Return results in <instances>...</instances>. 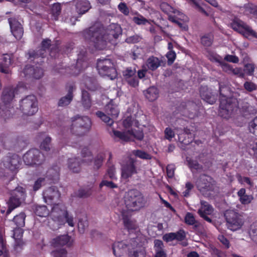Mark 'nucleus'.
I'll list each match as a JSON object with an SVG mask.
<instances>
[{
    "instance_id": "obj_57",
    "label": "nucleus",
    "mask_w": 257,
    "mask_h": 257,
    "mask_svg": "<svg viewBox=\"0 0 257 257\" xmlns=\"http://www.w3.org/2000/svg\"><path fill=\"white\" fill-rule=\"evenodd\" d=\"M237 179L239 183L241 184H247L250 187H252L253 186V183L248 177H242L240 175H237Z\"/></svg>"
},
{
    "instance_id": "obj_2",
    "label": "nucleus",
    "mask_w": 257,
    "mask_h": 257,
    "mask_svg": "<svg viewBox=\"0 0 257 257\" xmlns=\"http://www.w3.org/2000/svg\"><path fill=\"white\" fill-rule=\"evenodd\" d=\"M228 91V89L227 87L219 84L221 97L219 113L222 117L226 119L229 118L237 109L235 100L226 97Z\"/></svg>"
},
{
    "instance_id": "obj_29",
    "label": "nucleus",
    "mask_w": 257,
    "mask_h": 257,
    "mask_svg": "<svg viewBox=\"0 0 257 257\" xmlns=\"http://www.w3.org/2000/svg\"><path fill=\"white\" fill-rule=\"evenodd\" d=\"M18 88H6L3 92L2 99L6 103L10 102L14 97L15 94L17 93Z\"/></svg>"
},
{
    "instance_id": "obj_34",
    "label": "nucleus",
    "mask_w": 257,
    "mask_h": 257,
    "mask_svg": "<svg viewBox=\"0 0 257 257\" xmlns=\"http://www.w3.org/2000/svg\"><path fill=\"white\" fill-rule=\"evenodd\" d=\"M68 168L74 173H78L80 170V162L78 158H70L68 161Z\"/></svg>"
},
{
    "instance_id": "obj_35",
    "label": "nucleus",
    "mask_w": 257,
    "mask_h": 257,
    "mask_svg": "<svg viewBox=\"0 0 257 257\" xmlns=\"http://www.w3.org/2000/svg\"><path fill=\"white\" fill-rule=\"evenodd\" d=\"M213 209L212 207L207 202L204 201H201V207L198 211V213L200 216H202L203 214H211L213 212Z\"/></svg>"
},
{
    "instance_id": "obj_22",
    "label": "nucleus",
    "mask_w": 257,
    "mask_h": 257,
    "mask_svg": "<svg viewBox=\"0 0 257 257\" xmlns=\"http://www.w3.org/2000/svg\"><path fill=\"white\" fill-rule=\"evenodd\" d=\"M200 96L202 99L210 104L214 103L216 100V96L212 94L207 87H202L200 90Z\"/></svg>"
},
{
    "instance_id": "obj_19",
    "label": "nucleus",
    "mask_w": 257,
    "mask_h": 257,
    "mask_svg": "<svg viewBox=\"0 0 257 257\" xmlns=\"http://www.w3.org/2000/svg\"><path fill=\"white\" fill-rule=\"evenodd\" d=\"M182 107L185 106L183 110V115L190 118H193L197 115L198 105L194 102L188 101L185 104H181Z\"/></svg>"
},
{
    "instance_id": "obj_15",
    "label": "nucleus",
    "mask_w": 257,
    "mask_h": 257,
    "mask_svg": "<svg viewBox=\"0 0 257 257\" xmlns=\"http://www.w3.org/2000/svg\"><path fill=\"white\" fill-rule=\"evenodd\" d=\"M61 196V193L56 187L52 186L45 189L43 193L44 201L47 204L58 201Z\"/></svg>"
},
{
    "instance_id": "obj_3",
    "label": "nucleus",
    "mask_w": 257,
    "mask_h": 257,
    "mask_svg": "<svg viewBox=\"0 0 257 257\" xmlns=\"http://www.w3.org/2000/svg\"><path fill=\"white\" fill-rule=\"evenodd\" d=\"M49 216L59 225H64L65 223L71 227L75 225L73 216L68 214L66 207L62 204H54Z\"/></svg>"
},
{
    "instance_id": "obj_8",
    "label": "nucleus",
    "mask_w": 257,
    "mask_h": 257,
    "mask_svg": "<svg viewBox=\"0 0 257 257\" xmlns=\"http://www.w3.org/2000/svg\"><path fill=\"white\" fill-rule=\"evenodd\" d=\"M20 108L24 114L32 115L38 111L37 101L33 95L26 96L20 102Z\"/></svg>"
},
{
    "instance_id": "obj_61",
    "label": "nucleus",
    "mask_w": 257,
    "mask_h": 257,
    "mask_svg": "<svg viewBox=\"0 0 257 257\" xmlns=\"http://www.w3.org/2000/svg\"><path fill=\"white\" fill-rule=\"evenodd\" d=\"M136 72L135 69L127 68L126 70L123 71V75L124 77L127 79L135 76Z\"/></svg>"
},
{
    "instance_id": "obj_32",
    "label": "nucleus",
    "mask_w": 257,
    "mask_h": 257,
    "mask_svg": "<svg viewBox=\"0 0 257 257\" xmlns=\"http://www.w3.org/2000/svg\"><path fill=\"white\" fill-rule=\"evenodd\" d=\"M81 102L82 106L85 109H89L91 106L92 103L90 94L86 90H82Z\"/></svg>"
},
{
    "instance_id": "obj_16",
    "label": "nucleus",
    "mask_w": 257,
    "mask_h": 257,
    "mask_svg": "<svg viewBox=\"0 0 257 257\" xmlns=\"http://www.w3.org/2000/svg\"><path fill=\"white\" fill-rule=\"evenodd\" d=\"M20 158L16 154L9 155L5 157L3 161V165L6 169L12 172L16 171L20 165Z\"/></svg>"
},
{
    "instance_id": "obj_38",
    "label": "nucleus",
    "mask_w": 257,
    "mask_h": 257,
    "mask_svg": "<svg viewBox=\"0 0 257 257\" xmlns=\"http://www.w3.org/2000/svg\"><path fill=\"white\" fill-rule=\"evenodd\" d=\"M34 212L37 216L44 217L49 215V211L45 205H36Z\"/></svg>"
},
{
    "instance_id": "obj_33",
    "label": "nucleus",
    "mask_w": 257,
    "mask_h": 257,
    "mask_svg": "<svg viewBox=\"0 0 257 257\" xmlns=\"http://www.w3.org/2000/svg\"><path fill=\"white\" fill-rule=\"evenodd\" d=\"M105 112L107 115L111 116L113 119L116 118L119 114V110L117 106L112 103H109L105 106Z\"/></svg>"
},
{
    "instance_id": "obj_41",
    "label": "nucleus",
    "mask_w": 257,
    "mask_h": 257,
    "mask_svg": "<svg viewBox=\"0 0 257 257\" xmlns=\"http://www.w3.org/2000/svg\"><path fill=\"white\" fill-rule=\"evenodd\" d=\"M47 175L51 180H57L59 176V168L57 166H53L48 170Z\"/></svg>"
},
{
    "instance_id": "obj_55",
    "label": "nucleus",
    "mask_w": 257,
    "mask_h": 257,
    "mask_svg": "<svg viewBox=\"0 0 257 257\" xmlns=\"http://www.w3.org/2000/svg\"><path fill=\"white\" fill-rule=\"evenodd\" d=\"M243 87L247 91L251 92L257 90V85L251 81H246L243 84Z\"/></svg>"
},
{
    "instance_id": "obj_46",
    "label": "nucleus",
    "mask_w": 257,
    "mask_h": 257,
    "mask_svg": "<svg viewBox=\"0 0 257 257\" xmlns=\"http://www.w3.org/2000/svg\"><path fill=\"white\" fill-rule=\"evenodd\" d=\"M86 87L92 91L95 90L97 88V84L95 79L87 78L85 81Z\"/></svg>"
},
{
    "instance_id": "obj_63",
    "label": "nucleus",
    "mask_w": 257,
    "mask_h": 257,
    "mask_svg": "<svg viewBox=\"0 0 257 257\" xmlns=\"http://www.w3.org/2000/svg\"><path fill=\"white\" fill-rule=\"evenodd\" d=\"M92 193L91 188H84L79 190L78 196L80 197H87Z\"/></svg>"
},
{
    "instance_id": "obj_52",
    "label": "nucleus",
    "mask_w": 257,
    "mask_h": 257,
    "mask_svg": "<svg viewBox=\"0 0 257 257\" xmlns=\"http://www.w3.org/2000/svg\"><path fill=\"white\" fill-rule=\"evenodd\" d=\"M132 153L136 157L142 159L150 160L151 159L150 155L141 150H134Z\"/></svg>"
},
{
    "instance_id": "obj_12",
    "label": "nucleus",
    "mask_w": 257,
    "mask_h": 257,
    "mask_svg": "<svg viewBox=\"0 0 257 257\" xmlns=\"http://www.w3.org/2000/svg\"><path fill=\"white\" fill-rule=\"evenodd\" d=\"M212 179L208 176L201 175L196 182L198 190L204 196H209L214 190Z\"/></svg>"
},
{
    "instance_id": "obj_1",
    "label": "nucleus",
    "mask_w": 257,
    "mask_h": 257,
    "mask_svg": "<svg viewBox=\"0 0 257 257\" xmlns=\"http://www.w3.org/2000/svg\"><path fill=\"white\" fill-rule=\"evenodd\" d=\"M121 34L120 26L113 25L107 32L100 25H94L83 31L86 40L92 42L98 49H104L107 42H112Z\"/></svg>"
},
{
    "instance_id": "obj_42",
    "label": "nucleus",
    "mask_w": 257,
    "mask_h": 257,
    "mask_svg": "<svg viewBox=\"0 0 257 257\" xmlns=\"http://www.w3.org/2000/svg\"><path fill=\"white\" fill-rule=\"evenodd\" d=\"M248 233L251 239L257 244V222L250 225Z\"/></svg>"
},
{
    "instance_id": "obj_40",
    "label": "nucleus",
    "mask_w": 257,
    "mask_h": 257,
    "mask_svg": "<svg viewBox=\"0 0 257 257\" xmlns=\"http://www.w3.org/2000/svg\"><path fill=\"white\" fill-rule=\"evenodd\" d=\"M186 162H187L188 167L192 172L194 170L199 171L202 169V165L199 164L196 160H193L187 157L186 158Z\"/></svg>"
},
{
    "instance_id": "obj_24",
    "label": "nucleus",
    "mask_w": 257,
    "mask_h": 257,
    "mask_svg": "<svg viewBox=\"0 0 257 257\" xmlns=\"http://www.w3.org/2000/svg\"><path fill=\"white\" fill-rule=\"evenodd\" d=\"M51 45V40L49 39L45 40L42 42V47L43 49H40L38 51H31L29 53L30 58H42L45 56V49L49 48Z\"/></svg>"
},
{
    "instance_id": "obj_11",
    "label": "nucleus",
    "mask_w": 257,
    "mask_h": 257,
    "mask_svg": "<svg viewBox=\"0 0 257 257\" xmlns=\"http://www.w3.org/2000/svg\"><path fill=\"white\" fill-rule=\"evenodd\" d=\"M230 26L234 30L242 34L246 37L250 36L257 38V33L237 18H234L232 20Z\"/></svg>"
},
{
    "instance_id": "obj_36",
    "label": "nucleus",
    "mask_w": 257,
    "mask_h": 257,
    "mask_svg": "<svg viewBox=\"0 0 257 257\" xmlns=\"http://www.w3.org/2000/svg\"><path fill=\"white\" fill-rule=\"evenodd\" d=\"M144 94L146 98L151 101L156 100L159 95V91L158 89L155 87H151L149 88Z\"/></svg>"
},
{
    "instance_id": "obj_45",
    "label": "nucleus",
    "mask_w": 257,
    "mask_h": 257,
    "mask_svg": "<svg viewBox=\"0 0 257 257\" xmlns=\"http://www.w3.org/2000/svg\"><path fill=\"white\" fill-rule=\"evenodd\" d=\"M107 179L103 178V179L99 184L100 188H102L103 186H105L109 189H114L118 187L117 185L114 182L115 180H110L109 181Z\"/></svg>"
},
{
    "instance_id": "obj_9",
    "label": "nucleus",
    "mask_w": 257,
    "mask_h": 257,
    "mask_svg": "<svg viewBox=\"0 0 257 257\" xmlns=\"http://www.w3.org/2000/svg\"><path fill=\"white\" fill-rule=\"evenodd\" d=\"M25 190L21 187H17L13 191L12 196L8 202L9 208L7 211V215L9 214L15 208L20 206L25 198Z\"/></svg>"
},
{
    "instance_id": "obj_14",
    "label": "nucleus",
    "mask_w": 257,
    "mask_h": 257,
    "mask_svg": "<svg viewBox=\"0 0 257 257\" xmlns=\"http://www.w3.org/2000/svg\"><path fill=\"white\" fill-rule=\"evenodd\" d=\"M136 160L130 158L127 162L122 165L121 169V176L123 179L127 180L133 175L138 173V169L135 165Z\"/></svg>"
},
{
    "instance_id": "obj_56",
    "label": "nucleus",
    "mask_w": 257,
    "mask_h": 257,
    "mask_svg": "<svg viewBox=\"0 0 257 257\" xmlns=\"http://www.w3.org/2000/svg\"><path fill=\"white\" fill-rule=\"evenodd\" d=\"M104 158V156L102 153L97 155L94 160V169H98L102 166Z\"/></svg>"
},
{
    "instance_id": "obj_28",
    "label": "nucleus",
    "mask_w": 257,
    "mask_h": 257,
    "mask_svg": "<svg viewBox=\"0 0 257 257\" xmlns=\"http://www.w3.org/2000/svg\"><path fill=\"white\" fill-rule=\"evenodd\" d=\"M161 62L158 58L152 56L147 59L145 67L149 70L155 71L161 66Z\"/></svg>"
},
{
    "instance_id": "obj_20",
    "label": "nucleus",
    "mask_w": 257,
    "mask_h": 257,
    "mask_svg": "<svg viewBox=\"0 0 257 257\" xmlns=\"http://www.w3.org/2000/svg\"><path fill=\"white\" fill-rule=\"evenodd\" d=\"M67 94L66 96L61 97L59 102L58 105L59 106H65L70 104L72 100L73 95V92L75 89L73 84H69L67 86Z\"/></svg>"
},
{
    "instance_id": "obj_6",
    "label": "nucleus",
    "mask_w": 257,
    "mask_h": 257,
    "mask_svg": "<svg viewBox=\"0 0 257 257\" xmlns=\"http://www.w3.org/2000/svg\"><path fill=\"white\" fill-rule=\"evenodd\" d=\"M97 69L99 74L102 76H107L111 80L117 76V72L113 63L110 59H100L97 63Z\"/></svg>"
},
{
    "instance_id": "obj_50",
    "label": "nucleus",
    "mask_w": 257,
    "mask_h": 257,
    "mask_svg": "<svg viewBox=\"0 0 257 257\" xmlns=\"http://www.w3.org/2000/svg\"><path fill=\"white\" fill-rule=\"evenodd\" d=\"M4 60L6 61L5 63L0 64V72L8 74L9 72L8 67L11 64V60L10 58H7V57H5Z\"/></svg>"
},
{
    "instance_id": "obj_10",
    "label": "nucleus",
    "mask_w": 257,
    "mask_h": 257,
    "mask_svg": "<svg viewBox=\"0 0 257 257\" xmlns=\"http://www.w3.org/2000/svg\"><path fill=\"white\" fill-rule=\"evenodd\" d=\"M110 134L114 139H118L125 142L131 141L134 138L142 140L144 138L143 133L140 131L128 130L127 132H121L112 129Z\"/></svg>"
},
{
    "instance_id": "obj_54",
    "label": "nucleus",
    "mask_w": 257,
    "mask_h": 257,
    "mask_svg": "<svg viewBox=\"0 0 257 257\" xmlns=\"http://www.w3.org/2000/svg\"><path fill=\"white\" fill-rule=\"evenodd\" d=\"M133 21L135 24L138 25H146L147 23H150L147 19L144 18L143 16L139 14L134 17L133 18Z\"/></svg>"
},
{
    "instance_id": "obj_7",
    "label": "nucleus",
    "mask_w": 257,
    "mask_h": 257,
    "mask_svg": "<svg viewBox=\"0 0 257 257\" xmlns=\"http://www.w3.org/2000/svg\"><path fill=\"white\" fill-rule=\"evenodd\" d=\"M224 216L226 221L227 227L232 231H236L240 229L244 223L242 215L234 210L226 211Z\"/></svg>"
},
{
    "instance_id": "obj_5",
    "label": "nucleus",
    "mask_w": 257,
    "mask_h": 257,
    "mask_svg": "<svg viewBox=\"0 0 257 257\" xmlns=\"http://www.w3.org/2000/svg\"><path fill=\"white\" fill-rule=\"evenodd\" d=\"M71 119L72 124L70 131L72 134L78 136H82L90 131L91 121L88 116H81L78 115L72 117Z\"/></svg>"
},
{
    "instance_id": "obj_47",
    "label": "nucleus",
    "mask_w": 257,
    "mask_h": 257,
    "mask_svg": "<svg viewBox=\"0 0 257 257\" xmlns=\"http://www.w3.org/2000/svg\"><path fill=\"white\" fill-rule=\"evenodd\" d=\"M46 184V178L43 177L38 178L34 182L33 189L34 191L39 190L42 186Z\"/></svg>"
},
{
    "instance_id": "obj_17",
    "label": "nucleus",
    "mask_w": 257,
    "mask_h": 257,
    "mask_svg": "<svg viewBox=\"0 0 257 257\" xmlns=\"http://www.w3.org/2000/svg\"><path fill=\"white\" fill-rule=\"evenodd\" d=\"M43 75V71L41 68L38 67L35 68L31 65H26L21 73L22 77H33L35 79H40Z\"/></svg>"
},
{
    "instance_id": "obj_13",
    "label": "nucleus",
    "mask_w": 257,
    "mask_h": 257,
    "mask_svg": "<svg viewBox=\"0 0 257 257\" xmlns=\"http://www.w3.org/2000/svg\"><path fill=\"white\" fill-rule=\"evenodd\" d=\"M23 160L27 165H39L44 161L45 157L39 150L33 149L28 151L24 155Z\"/></svg>"
},
{
    "instance_id": "obj_31",
    "label": "nucleus",
    "mask_w": 257,
    "mask_h": 257,
    "mask_svg": "<svg viewBox=\"0 0 257 257\" xmlns=\"http://www.w3.org/2000/svg\"><path fill=\"white\" fill-rule=\"evenodd\" d=\"M160 8L161 10L167 15L174 14L176 16H179L181 14L180 12L166 2L161 3L160 5Z\"/></svg>"
},
{
    "instance_id": "obj_26",
    "label": "nucleus",
    "mask_w": 257,
    "mask_h": 257,
    "mask_svg": "<svg viewBox=\"0 0 257 257\" xmlns=\"http://www.w3.org/2000/svg\"><path fill=\"white\" fill-rule=\"evenodd\" d=\"M75 7L77 13L80 15L85 14L91 8L90 4L87 0H76Z\"/></svg>"
},
{
    "instance_id": "obj_18",
    "label": "nucleus",
    "mask_w": 257,
    "mask_h": 257,
    "mask_svg": "<svg viewBox=\"0 0 257 257\" xmlns=\"http://www.w3.org/2000/svg\"><path fill=\"white\" fill-rule=\"evenodd\" d=\"M8 21L10 26L11 31L13 36L17 40L21 39L24 34L23 28L21 23L16 19L13 18H9Z\"/></svg>"
},
{
    "instance_id": "obj_62",
    "label": "nucleus",
    "mask_w": 257,
    "mask_h": 257,
    "mask_svg": "<svg viewBox=\"0 0 257 257\" xmlns=\"http://www.w3.org/2000/svg\"><path fill=\"white\" fill-rule=\"evenodd\" d=\"M165 138L169 141H171L175 137V133L170 127H166L164 131Z\"/></svg>"
},
{
    "instance_id": "obj_30",
    "label": "nucleus",
    "mask_w": 257,
    "mask_h": 257,
    "mask_svg": "<svg viewBox=\"0 0 257 257\" xmlns=\"http://www.w3.org/2000/svg\"><path fill=\"white\" fill-rule=\"evenodd\" d=\"M237 194L239 197V201L243 205L249 204L253 199L251 195L246 194V190L244 188H241L237 192Z\"/></svg>"
},
{
    "instance_id": "obj_49",
    "label": "nucleus",
    "mask_w": 257,
    "mask_h": 257,
    "mask_svg": "<svg viewBox=\"0 0 257 257\" xmlns=\"http://www.w3.org/2000/svg\"><path fill=\"white\" fill-rule=\"evenodd\" d=\"M87 66V63L86 62L82 61L81 59H78L75 67L76 71L73 73L74 75H77L81 70L85 69Z\"/></svg>"
},
{
    "instance_id": "obj_51",
    "label": "nucleus",
    "mask_w": 257,
    "mask_h": 257,
    "mask_svg": "<svg viewBox=\"0 0 257 257\" xmlns=\"http://www.w3.org/2000/svg\"><path fill=\"white\" fill-rule=\"evenodd\" d=\"M82 156L84 158L83 161L84 162L89 163L91 162L92 160V156L91 153L87 148H84L81 152Z\"/></svg>"
},
{
    "instance_id": "obj_44",
    "label": "nucleus",
    "mask_w": 257,
    "mask_h": 257,
    "mask_svg": "<svg viewBox=\"0 0 257 257\" xmlns=\"http://www.w3.org/2000/svg\"><path fill=\"white\" fill-rule=\"evenodd\" d=\"M133 250H131L128 247V256L129 257H145V251L142 248H133Z\"/></svg>"
},
{
    "instance_id": "obj_64",
    "label": "nucleus",
    "mask_w": 257,
    "mask_h": 257,
    "mask_svg": "<svg viewBox=\"0 0 257 257\" xmlns=\"http://www.w3.org/2000/svg\"><path fill=\"white\" fill-rule=\"evenodd\" d=\"M53 257H66L67 251L65 249L55 250L51 252Z\"/></svg>"
},
{
    "instance_id": "obj_4",
    "label": "nucleus",
    "mask_w": 257,
    "mask_h": 257,
    "mask_svg": "<svg viewBox=\"0 0 257 257\" xmlns=\"http://www.w3.org/2000/svg\"><path fill=\"white\" fill-rule=\"evenodd\" d=\"M124 199L125 207L130 211L140 210L145 206L146 202L142 193L137 189H131L127 191Z\"/></svg>"
},
{
    "instance_id": "obj_39",
    "label": "nucleus",
    "mask_w": 257,
    "mask_h": 257,
    "mask_svg": "<svg viewBox=\"0 0 257 257\" xmlns=\"http://www.w3.org/2000/svg\"><path fill=\"white\" fill-rule=\"evenodd\" d=\"M96 115L109 126H111L114 122L113 119L111 116L102 111H97Z\"/></svg>"
},
{
    "instance_id": "obj_58",
    "label": "nucleus",
    "mask_w": 257,
    "mask_h": 257,
    "mask_svg": "<svg viewBox=\"0 0 257 257\" xmlns=\"http://www.w3.org/2000/svg\"><path fill=\"white\" fill-rule=\"evenodd\" d=\"M248 129L250 133L257 136V116L249 123Z\"/></svg>"
},
{
    "instance_id": "obj_60",
    "label": "nucleus",
    "mask_w": 257,
    "mask_h": 257,
    "mask_svg": "<svg viewBox=\"0 0 257 257\" xmlns=\"http://www.w3.org/2000/svg\"><path fill=\"white\" fill-rule=\"evenodd\" d=\"M13 237L14 240L21 239L23 234V229L21 227H17L14 229Z\"/></svg>"
},
{
    "instance_id": "obj_48",
    "label": "nucleus",
    "mask_w": 257,
    "mask_h": 257,
    "mask_svg": "<svg viewBox=\"0 0 257 257\" xmlns=\"http://www.w3.org/2000/svg\"><path fill=\"white\" fill-rule=\"evenodd\" d=\"M213 40V36L211 34H208L202 36L201 38V43L204 46H211Z\"/></svg>"
},
{
    "instance_id": "obj_37",
    "label": "nucleus",
    "mask_w": 257,
    "mask_h": 257,
    "mask_svg": "<svg viewBox=\"0 0 257 257\" xmlns=\"http://www.w3.org/2000/svg\"><path fill=\"white\" fill-rule=\"evenodd\" d=\"M104 179H110L112 180H117L116 171L115 166L113 165H109L106 172L104 175Z\"/></svg>"
},
{
    "instance_id": "obj_21",
    "label": "nucleus",
    "mask_w": 257,
    "mask_h": 257,
    "mask_svg": "<svg viewBox=\"0 0 257 257\" xmlns=\"http://www.w3.org/2000/svg\"><path fill=\"white\" fill-rule=\"evenodd\" d=\"M178 140L184 145H188L192 142V137L189 130H177Z\"/></svg>"
},
{
    "instance_id": "obj_43",
    "label": "nucleus",
    "mask_w": 257,
    "mask_h": 257,
    "mask_svg": "<svg viewBox=\"0 0 257 257\" xmlns=\"http://www.w3.org/2000/svg\"><path fill=\"white\" fill-rule=\"evenodd\" d=\"M25 217V213L21 212L14 217L13 221L17 227H22L24 226Z\"/></svg>"
},
{
    "instance_id": "obj_23",
    "label": "nucleus",
    "mask_w": 257,
    "mask_h": 257,
    "mask_svg": "<svg viewBox=\"0 0 257 257\" xmlns=\"http://www.w3.org/2000/svg\"><path fill=\"white\" fill-rule=\"evenodd\" d=\"M130 247V245L123 241L115 242L113 245V252L116 257L122 256L125 252L127 247Z\"/></svg>"
},
{
    "instance_id": "obj_27",
    "label": "nucleus",
    "mask_w": 257,
    "mask_h": 257,
    "mask_svg": "<svg viewBox=\"0 0 257 257\" xmlns=\"http://www.w3.org/2000/svg\"><path fill=\"white\" fill-rule=\"evenodd\" d=\"M72 240L71 237L67 234L60 235L53 239L52 243L56 246H63L66 245L70 246L72 244Z\"/></svg>"
},
{
    "instance_id": "obj_25",
    "label": "nucleus",
    "mask_w": 257,
    "mask_h": 257,
    "mask_svg": "<svg viewBox=\"0 0 257 257\" xmlns=\"http://www.w3.org/2000/svg\"><path fill=\"white\" fill-rule=\"evenodd\" d=\"M37 137L38 139L42 140L40 145V149L46 152H49L51 149V137L47 136L44 133H39Z\"/></svg>"
},
{
    "instance_id": "obj_59",
    "label": "nucleus",
    "mask_w": 257,
    "mask_h": 257,
    "mask_svg": "<svg viewBox=\"0 0 257 257\" xmlns=\"http://www.w3.org/2000/svg\"><path fill=\"white\" fill-rule=\"evenodd\" d=\"M61 11V6L59 3L54 4L52 7V13L53 15L57 19V17L60 14Z\"/></svg>"
},
{
    "instance_id": "obj_53",
    "label": "nucleus",
    "mask_w": 257,
    "mask_h": 257,
    "mask_svg": "<svg viewBox=\"0 0 257 257\" xmlns=\"http://www.w3.org/2000/svg\"><path fill=\"white\" fill-rule=\"evenodd\" d=\"M88 226V222L87 220L85 219H79L78 223V228L79 231L81 233H83L85 232V230L87 228Z\"/></svg>"
}]
</instances>
